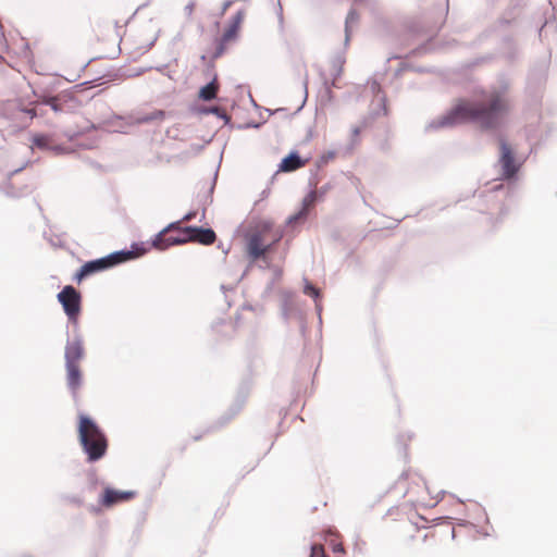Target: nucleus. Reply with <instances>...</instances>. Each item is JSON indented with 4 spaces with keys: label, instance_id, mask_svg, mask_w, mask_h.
Listing matches in <instances>:
<instances>
[{
    "label": "nucleus",
    "instance_id": "obj_1",
    "mask_svg": "<svg viewBox=\"0 0 557 557\" xmlns=\"http://www.w3.org/2000/svg\"><path fill=\"white\" fill-rule=\"evenodd\" d=\"M498 145V157L494 168L498 171L497 182L490 186V194L505 191L508 196L520 178L521 169L527 157L517 154L515 148L508 143L507 136L493 138Z\"/></svg>",
    "mask_w": 557,
    "mask_h": 557
},
{
    "label": "nucleus",
    "instance_id": "obj_2",
    "mask_svg": "<svg viewBox=\"0 0 557 557\" xmlns=\"http://www.w3.org/2000/svg\"><path fill=\"white\" fill-rule=\"evenodd\" d=\"M509 83L502 77L498 87H490V138L507 136L511 125L513 101L508 94Z\"/></svg>",
    "mask_w": 557,
    "mask_h": 557
},
{
    "label": "nucleus",
    "instance_id": "obj_3",
    "mask_svg": "<svg viewBox=\"0 0 557 557\" xmlns=\"http://www.w3.org/2000/svg\"><path fill=\"white\" fill-rule=\"evenodd\" d=\"M79 444L90 462L101 459L108 450V440L98 424L85 414L78 416Z\"/></svg>",
    "mask_w": 557,
    "mask_h": 557
},
{
    "label": "nucleus",
    "instance_id": "obj_4",
    "mask_svg": "<svg viewBox=\"0 0 557 557\" xmlns=\"http://www.w3.org/2000/svg\"><path fill=\"white\" fill-rule=\"evenodd\" d=\"M486 115L487 104L485 101L473 102L459 100L455 107L438 121V125L446 127L462 123L484 121Z\"/></svg>",
    "mask_w": 557,
    "mask_h": 557
},
{
    "label": "nucleus",
    "instance_id": "obj_5",
    "mask_svg": "<svg viewBox=\"0 0 557 557\" xmlns=\"http://www.w3.org/2000/svg\"><path fill=\"white\" fill-rule=\"evenodd\" d=\"M84 345L81 339H74L67 343L64 352L66 383L74 397L83 385V371L79 362L84 358Z\"/></svg>",
    "mask_w": 557,
    "mask_h": 557
},
{
    "label": "nucleus",
    "instance_id": "obj_6",
    "mask_svg": "<svg viewBox=\"0 0 557 557\" xmlns=\"http://www.w3.org/2000/svg\"><path fill=\"white\" fill-rule=\"evenodd\" d=\"M278 240L280 236L272 235L270 224L264 223L246 235V251L252 260H257L263 257Z\"/></svg>",
    "mask_w": 557,
    "mask_h": 557
},
{
    "label": "nucleus",
    "instance_id": "obj_7",
    "mask_svg": "<svg viewBox=\"0 0 557 557\" xmlns=\"http://www.w3.org/2000/svg\"><path fill=\"white\" fill-rule=\"evenodd\" d=\"M135 255L132 251H117L113 252L104 258L88 261L78 270L75 274V280L81 283L84 278L97 273L104 271L111 267H114L121 262L127 261L134 258Z\"/></svg>",
    "mask_w": 557,
    "mask_h": 557
},
{
    "label": "nucleus",
    "instance_id": "obj_8",
    "mask_svg": "<svg viewBox=\"0 0 557 557\" xmlns=\"http://www.w3.org/2000/svg\"><path fill=\"white\" fill-rule=\"evenodd\" d=\"M184 231L185 227L181 226V222L171 223L158 234L153 240V247L164 250L173 245L188 243L190 239L189 233H185Z\"/></svg>",
    "mask_w": 557,
    "mask_h": 557
},
{
    "label": "nucleus",
    "instance_id": "obj_9",
    "mask_svg": "<svg viewBox=\"0 0 557 557\" xmlns=\"http://www.w3.org/2000/svg\"><path fill=\"white\" fill-rule=\"evenodd\" d=\"M58 300L62 305L69 320L76 323L82 309V296L71 285H66L58 294Z\"/></svg>",
    "mask_w": 557,
    "mask_h": 557
},
{
    "label": "nucleus",
    "instance_id": "obj_10",
    "mask_svg": "<svg viewBox=\"0 0 557 557\" xmlns=\"http://www.w3.org/2000/svg\"><path fill=\"white\" fill-rule=\"evenodd\" d=\"M134 496V492H124L111 487H106L99 499V503L101 506L110 508L116 504L131 500Z\"/></svg>",
    "mask_w": 557,
    "mask_h": 557
},
{
    "label": "nucleus",
    "instance_id": "obj_11",
    "mask_svg": "<svg viewBox=\"0 0 557 557\" xmlns=\"http://www.w3.org/2000/svg\"><path fill=\"white\" fill-rule=\"evenodd\" d=\"M184 232L189 233V242H197L202 245H212L216 239V235L211 228L185 226Z\"/></svg>",
    "mask_w": 557,
    "mask_h": 557
},
{
    "label": "nucleus",
    "instance_id": "obj_12",
    "mask_svg": "<svg viewBox=\"0 0 557 557\" xmlns=\"http://www.w3.org/2000/svg\"><path fill=\"white\" fill-rule=\"evenodd\" d=\"M244 17H245L244 11H238L234 15L231 25L227 27V29L224 32V34L222 36V39H221L222 45H225L236 38V36L239 32L240 25L244 21Z\"/></svg>",
    "mask_w": 557,
    "mask_h": 557
},
{
    "label": "nucleus",
    "instance_id": "obj_13",
    "mask_svg": "<svg viewBox=\"0 0 557 557\" xmlns=\"http://www.w3.org/2000/svg\"><path fill=\"white\" fill-rule=\"evenodd\" d=\"M306 161L301 160L297 152H292L285 157L278 169L281 172H293L305 166Z\"/></svg>",
    "mask_w": 557,
    "mask_h": 557
},
{
    "label": "nucleus",
    "instance_id": "obj_14",
    "mask_svg": "<svg viewBox=\"0 0 557 557\" xmlns=\"http://www.w3.org/2000/svg\"><path fill=\"white\" fill-rule=\"evenodd\" d=\"M325 541L331 547L334 557H343L345 555L343 542L338 533L330 531Z\"/></svg>",
    "mask_w": 557,
    "mask_h": 557
},
{
    "label": "nucleus",
    "instance_id": "obj_15",
    "mask_svg": "<svg viewBox=\"0 0 557 557\" xmlns=\"http://www.w3.org/2000/svg\"><path fill=\"white\" fill-rule=\"evenodd\" d=\"M317 191L312 190L304 198L301 211L298 214L292 216L289 221L293 222L297 221L298 219L305 218L308 214L309 210L314 206Z\"/></svg>",
    "mask_w": 557,
    "mask_h": 557
},
{
    "label": "nucleus",
    "instance_id": "obj_16",
    "mask_svg": "<svg viewBox=\"0 0 557 557\" xmlns=\"http://www.w3.org/2000/svg\"><path fill=\"white\" fill-rule=\"evenodd\" d=\"M219 84L216 78H213L208 85L203 86L199 91V98L205 101H210L216 97Z\"/></svg>",
    "mask_w": 557,
    "mask_h": 557
},
{
    "label": "nucleus",
    "instance_id": "obj_17",
    "mask_svg": "<svg viewBox=\"0 0 557 557\" xmlns=\"http://www.w3.org/2000/svg\"><path fill=\"white\" fill-rule=\"evenodd\" d=\"M545 81V77L543 75V72H531L528 76V89L531 88L532 83H539L542 84Z\"/></svg>",
    "mask_w": 557,
    "mask_h": 557
},
{
    "label": "nucleus",
    "instance_id": "obj_18",
    "mask_svg": "<svg viewBox=\"0 0 557 557\" xmlns=\"http://www.w3.org/2000/svg\"><path fill=\"white\" fill-rule=\"evenodd\" d=\"M33 144L38 148H47L49 145V138L45 135H37L33 138Z\"/></svg>",
    "mask_w": 557,
    "mask_h": 557
},
{
    "label": "nucleus",
    "instance_id": "obj_19",
    "mask_svg": "<svg viewBox=\"0 0 557 557\" xmlns=\"http://www.w3.org/2000/svg\"><path fill=\"white\" fill-rule=\"evenodd\" d=\"M154 40H156V36L153 34L150 35L143 44H140L137 47L138 51L139 52L148 51L151 48V46L153 45Z\"/></svg>",
    "mask_w": 557,
    "mask_h": 557
},
{
    "label": "nucleus",
    "instance_id": "obj_20",
    "mask_svg": "<svg viewBox=\"0 0 557 557\" xmlns=\"http://www.w3.org/2000/svg\"><path fill=\"white\" fill-rule=\"evenodd\" d=\"M310 557H326L324 547L320 544H314L311 547Z\"/></svg>",
    "mask_w": 557,
    "mask_h": 557
},
{
    "label": "nucleus",
    "instance_id": "obj_21",
    "mask_svg": "<svg viewBox=\"0 0 557 557\" xmlns=\"http://www.w3.org/2000/svg\"><path fill=\"white\" fill-rule=\"evenodd\" d=\"M305 294L309 295V296H311L313 298H318L319 295H320V290L318 288H315L314 286L308 284L305 287Z\"/></svg>",
    "mask_w": 557,
    "mask_h": 557
},
{
    "label": "nucleus",
    "instance_id": "obj_22",
    "mask_svg": "<svg viewBox=\"0 0 557 557\" xmlns=\"http://www.w3.org/2000/svg\"><path fill=\"white\" fill-rule=\"evenodd\" d=\"M45 103L49 104L54 112L62 111L57 98H49Z\"/></svg>",
    "mask_w": 557,
    "mask_h": 557
},
{
    "label": "nucleus",
    "instance_id": "obj_23",
    "mask_svg": "<svg viewBox=\"0 0 557 557\" xmlns=\"http://www.w3.org/2000/svg\"><path fill=\"white\" fill-rule=\"evenodd\" d=\"M361 134V127L360 126H355L352 127L351 129V135H352V141H358V138Z\"/></svg>",
    "mask_w": 557,
    "mask_h": 557
},
{
    "label": "nucleus",
    "instance_id": "obj_24",
    "mask_svg": "<svg viewBox=\"0 0 557 557\" xmlns=\"http://www.w3.org/2000/svg\"><path fill=\"white\" fill-rule=\"evenodd\" d=\"M195 216H196V212H189V213H187V214H186V215H185V216H184L180 222H181V224H182L183 222H189V221H191Z\"/></svg>",
    "mask_w": 557,
    "mask_h": 557
},
{
    "label": "nucleus",
    "instance_id": "obj_25",
    "mask_svg": "<svg viewBox=\"0 0 557 557\" xmlns=\"http://www.w3.org/2000/svg\"><path fill=\"white\" fill-rule=\"evenodd\" d=\"M194 8H195V3H194V2H190L189 4H187V5L185 7V10H186V12H187V14H188V15H191V14H193V12H194Z\"/></svg>",
    "mask_w": 557,
    "mask_h": 557
},
{
    "label": "nucleus",
    "instance_id": "obj_26",
    "mask_svg": "<svg viewBox=\"0 0 557 557\" xmlns=\"http://www.w3.org/2000/svg\"><path fill=\"white\" fill-rule=\"evenodd\" d=\"M24 112L27 113L30 116V119H34L35 116H37V112L35 109H26V110H24Z\"/></svg>",
    "mask_w": 557,
    "mask_h": 557
},
{
    "label": "nucleus",
    "instance_id": "obj_27",
    "mask_svg": "<svg viewBox=\"0 0 557 557\" xmlns=\"http://www.w3.org/2000/svg\"><path fill=\"white\" fill-rule=\"evenodd\" d=\"M90 83H91V82H84V83H82V84L76 85V86H75V88H76L77 90H82V89H83L82 87H85V88H86V86H87V85H89Z\"/></svg>",
    "mask_w": 557,
    "mask_h": 557
},
{
    "label": "nucleus",
    "instance_id": "obj_28",
    "mask_svg": "<svg viewBox=\"0 0 557 557\" xmlns=\"http://www.w3.org/2000/svg\"><path fill=\"white\" fill-rule=\"evenodd\" d=\"M209 111L214 114H220L221 109L219 107H213Z\"/></svg>",
    "mask_w": 557,
    "mask_h": 557
},
{
    "label": "nucleus",
    "instance_id": "obj_29",
    "mask_svg": "<svg viewBox=\"0 0 557 557\" xmlns=\"http://www.w3.org/2000/svg\"><path fill=\"white\" fill-rule=\"evenodd\" d=\"M500 214L504 215L507 212V209L504 208V206L499 207Z\"/></svg>",
    "mask_w": 557,
    "mask_h": 557
},
{
    "label": "nucleus",
    "instance_id": "obj_30",
    "mask_svg": "<svg viewBox=\"0 0 557 557\" xmlns=\"http://www.w3.org/2000/svg\"><path fill=\"white\" fill-rule=\"evenodd\" d=\"M65 79H66L67 82H75V81H76V78H75V77H65Z\"/></svg>",
    "mask_w": 557,
    "mask_h": 557
},
{
    "label": "nucleus",
    "instance_id": "obj_31",
    "mask_svg": "<svg viewBox=\"0 0 557 557\" xmlns=\"http://www.w3.org/2000/svg\"><path fill=\"white\" fill-rule=\"evenodd\" d=\"M493 183H494L493 185H495L497 182H494V180H493ZM488 184H492V181H488Z\"/></svg>",
    "mask_w": 557,
    "mask_h": 557
}]
</instances>
